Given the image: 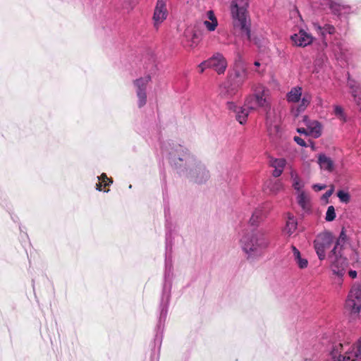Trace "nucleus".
<instances>
[{"instance_id": "26", "label": "nucleus", "mask_w": 361, "mask_h": 361, "mask_svg": "<svg viewBox=\"0 0 361 361\" xmlns=\"http://www.w3.org/2000/svg\"><path fill=\"white\" fill-rule=\"evenodd\" d=\"M347 240V235L346 233L344 228H343L341 231V233L339 235V237L338 238L337 240L336 241V244L334 247V248L330 252V257L332 258L334 257V255L336 254V252H337V248L339 245H341L345 243Z\"/></svg>"}, {"instance_id": "48", "label": "nucleus", "mask_w": 361, "mask_h": 361, "mask_svg": "<svg viewBox=\"0 0 361 361\" xmlns=\"http://www.w3.org/2000/svg\"><path fill=\"white\" fill-rule=\"evenodd\" d=\"M97 190H102V183H99L97 184Z\"/></svg>"}, {"instance_id": "35", "label": "nucleus", "mask_w": 361, "mask_h": 361, "mask_svg": "<svg viewBox=\"0 0 361 361\" xmlns=\"http://www.w3.org/2000/svg\"><path fill=\"white\" fill-rule=\"evenodd\" d=\"M280 130V128L278 125H271L269 126V131L271 135L277 136Z\"/></svg>"}, {"instance_id": "25", "label": "nucleus", "mask_w": 361, "mask_h": 361, "mask_svg": "<svg viewBox=\"0 0 361 361\" xmlns=\"http://www.w3.org/2000/svg\"><path fill=\"white\" fill-rule=\"evenodd\" d=\"M250 110H251L250 108H248L247 106L245 104L244 107H239L238 110L236 112V119L240 124H243L246 122L247 118L249 115Z\"/></svg>"}, {"instance_id": "22", "label": "nucleus", "mask_w": 361, "mask_h": 361, "mask_svg": "<svg viewBox=\"0 0 361 361\" xmlns=\"http://www.w3.org/2000/svg\"><path fill=\"white\" fill-rule=\"evenodd\" d=\"M310 101H311V96L308 94H304L301 99V102H300V105L296 109H295V108L292 109L291 112H292L293 115L295 117L298 116L299 114L301 111H303L307 107V106L310 103Z\"/></svg>"}, {"instance_id": "27", "label": "nucleus", "mask_w": 361, "mask_h": 361, "mask_svg": "<svg viewBox=\"0 0 361 361\" xmlns=\"http://www.w3.org/2000/svg\"><path fill=\"white\" fill-rule=\"evenodd\" d=\"M150 80L151 77L149 75H145L142 78L135 80L134 81V85L137 87V90H143L145 91L147 85Z\"/></svg>"}, {"instance_id": "44", "label": "nucleus", "mask_w": 361, "mask_h": 361, "mask_svg": "<svg viewBox=\"0 0 361 361\" xmlns=\"http://www.w3.org/2000/svg\"><path fill=\"white\" fill-rule=\"evenodd\" d=\"M297 132L300 133V134H304L305 135H309V133H307L308 132L307 128H297Z\"/></svg>"}, {"instance_id": "42", "label": "nucleus", "mask_w": 361, "mask_h": 361, "mask_svg": "<svg viewBox=\"0 0 361 361\" xmlns=\"http://www.w3.org/2000/svg\"><path fill=\"white\" fill-rule=\"evenodd\" d=\"M334 187L332 186V187L331 188V189H330V190H329L328 191H326V192L323 195V198H324V199H326V200H327L329 197H330L331 196V195H332V194H333V192H334Z\"/></svg>"}, {"instance_id": "37", "label": "nucleus", "mask_w": 361, "mask_h": 361, "mask_svg": "<svg viewBox=\"0 0 361 361\" xmlns=\"http://www.w3.org/2000/svg\"><path fill=\"white\" fill-rule=\"evenodd\" d=\"M226 105H227V108L228 110L233 111L235 113L237 112V111L238 110V108H239V107L236 106L235 104L233 102L228 101V100L226 103Z\"/></svg>"}, {"instance_id": "52", "label": "nucleus", "mask_w": 361, "mask_h": 361, "mask_svg": "<svg viewBox=\"0 0 361 361\" xmlns=\"http://www.w3.org/2000/svg\"><path fill=\"white\" fill-rule=\"evenodd\" d=\"M312 148L314 149V145L313 143H312Z\"/></svg>"}, {"instance_id": "51", "label": "nucleus", "mask_w": 361, "mask_h": 361, "mask_svg": "<svg viewBox=\"0 0 361 361\" xmlns=\"http://www.w3.org/2000/svg\"><path fill=\"white\" fill-rule=\"evenodd\" d=\"M255 71L256 72H257V73H260V72H261L259 70H258V69H257V68H256Z\"/></svg>"}, {"instance_id": "23", "label": "nucleus", "mask_w": 361, "mask_h": 361, "mask_svg": "<svg viewBox=\"0 0 361 361\" xmlns=\"http://www.w3.org/2000/svg\"><path fill=\"white\" fill-rule=\"evenodd\" d=\"M348 83V86L352 90L351 93L357 104L358 106H361V90L353 80H349Z\"/></svg>"}, {"instance_id": "28", "label": "nucleus", "mask_w": 361, "mask_h": 361, "mask_svg": "<svg viewBox=\"0 0 361 361\" xmlns=\"http://www.w3.org/2000/svg\"><path fill=\"white\" fill-rule=\"evenodd\" d=\"M137 96L138 98V106L142 107L147 102V95L143 90H137Z\"/></svg>"}, {"instance_id": "10", "label": "nucleus", "mask_w": 361, "mask_h": 361, "mask_svg": "<svg viewBox=\"0 0 361 361\" xmlns=\"http://www.w3.org/2000/svg\"><path fill=\"white\" fill-rule=\"evenodd\" d=\"M241 86L235 82L228 80L221 85L219 89V96L226 100H230L238 96Z\"/></svg>"}, {"instance_id": "15", "label": "nucleus", "mask_w": 361, "mask_h": 361, "mask_svg": "<svg viewBox=\"0 0 361 361\" xmlns=\"http://www.w3.org/2000/svg\"><path fill=\"white\" fill-rule=\"evenodd\" d=\"M313 37L303 30L291 36V40L297 47H306L313 41Z\"/></svg>"}, {"instance_id": "6", "label": "nucleus", "mask_w": 361, "mask_h": 361, "mask_svg": "<svg viewBox=\"0 0 361 361\" xmlns=\"http://www.w3.org/2000/svg\"><path fill=\"white\" fill-rule=\"evenodd\" d=\"M345 309L351 315L358 316L361 311V287L353 286L347 296Z\"/></svg>"}, {"instance_id": "50", "label": "nucleus", "mask_w": 361, "mask_h": 361, "mask_svg": "<svg viewBox=\"0 0 361 361\" xmlns=\"http://www.w3.org/2000/svg\"><path fill=\"white\" fill-rule=\"evenodd\" d=\"M318 100V104L322 105V99L320 97L317 98Z\"/></svg>"}, {"instance_id": "32", "label": "nucleus", "mask_w": 361, "mask_h": 361, "mask_svg": "<svg viewBox=\"0 0 361 361\" xmlns=\"http://www.w3.org/2000/svg\"><path fill=\"white\" fill-rule=\"evenodd\" d=\"M262 211L259 209H257L252 214L250 218V223L252 225L256 224L262 218Z\"/></svg>"}, {"instance_id": "43", "label": "nucleus", "mask_w": 361, "mask_h": 361, "mask_svg": "<svg viewBox=\"0 0 361 361\" xmlns=\"http://www.w3.org/2000/svg\"><path fill=\"white\" fill-rule=\"evenodd\" d=\"M101 178H102V183H104V185H107L109 184V183H111V181L109 180V179L107 178L106 175L104 173H103L101 176Z\"/></svg>"}, {"instance_id": "49", "label": "nucleus", "mask_w": 361, "mask_h": 361, "mask_svg": "<svg viewBox=\"0 0 361 361\" xmlns=\"http://www.w3.org/2000/svg\"><path fill=\"white\" fill-rule=\"evenodd\" d=\"M254 65L256 67H259L261 66V63L259 61H255Z\"/></svg>"}, {"instance_id": "46", "label": "nucleus", "mask_w": 361, "mask_h": 361, "mask_svg": "<svg viewBox=\"0 0 361 361\" xmlns=\"http://www.w3.org/2000/svg\"><path fill=\"white\" fill-rule=\"evenodd\" d=\"M348 274H349L350 277H351L352 279H355L357 277V271H356L350 270L348 272Z\"/></svg>"}, {"instance_id": "5", "label": "nucleus", "mask_w": 361, "mask_h": 361, "mask_svg": "<svg viewBox=\"0 0 361 361\" xmlns=\"http://www.w3.org/2000/svg\"><path fill=\"white\" fill-rule=\"evenodd\" d=\"M245 105L252 110L266 109L269 106V90L262 85H257L253 94L247 98Z\"/></svg>"}, {"instance_id": "11", "label": "nucleus", "mask_w": 361, "mask_h": 361, "mask_svg": "<svg viewBox=\"0 0 361 361\" xmlns=\"http://www.w3.org/2000/svg\"><path fill=\"white\" fill-rule=\"evenodd\" d=\"M237 57L234 66V77L231 80L242 87L247 78V70L239 53H237Z\"/></svg>"}, {"instance_id": "39", "label": "nucleus", "mask_w": 361, "mask_h": 361, "mask_svg": "<svg viewBox=\"0 0 361 361\" xmlns=\"http://www.w3.org/2000/svg\"><path fill=\"white\" fill-rule=\"evenodd\" d=\"M294 140H295V142L298 145H300L302 147H306L307 146L305 141L303 139H302L301 137H300L295 136L294 137Z\"/></svg>"}, {"instance_id": "31", "label": "nucleus", "mask_w": 361, "mask_h": 361, "mask_svg": "<svg viewBox=\"0 0 361 361\" xmlns=\"http://www.w3.org/2000/svg\"><path fill=\"white\" fill-rule=\"evenodd\" d=\"M286 164L284 159H275L271 161V166L274 169H283Z\"/></svg>"}, {"instance_id": "29", "label": "nucleus", "mask_w": 361, "mask_h": 361, "mask_svg": "<svg viewBox=\"0 0 361 361\" xmlns=\"http://www.w3.org/2000/svg\"><path fill=\"white\" fill-rule=\"evenodd\" d=\"M334 115L343 122L346 121V116L344 113L343 109L338 105H336L334 107Z\"/></svg>"}, {"instance_id": "53", "label": "nucleus", "mask_w": 361, "mask_h": 361, "mask_svg": "<svg viewBox=\"0 0 361 361\" xmlns=\"http://www.w3.org/2000/svg\"><path fill=\"white\" fill-rule=\"evenodd\" d=\"M360 111H361V106H360Z\"/></svg>"}, {"instance_id": "18", "label": "nucleus", "mask_w": 361, "mask_h": 361, "mask_svg": "<svg viewBox=\"0 0 361 361\" xmlns=\"http://www.w3.org/2000/svg\"><path fill=\"white\" fill-rule=\"evenodd\" d=\"M283 189V184L279 180H268L264 183L263 190L265 192L276 195Z\"/></svg>"}, {"instance_id": "7", "label": "nucleus", "mask_w": 361, "mask_h": 361, "mask_svg": "<svg viewBox=\"0 0 361 361\" xmlns=\"http://www.w3.org/2000/svg\"><path fill=\"white\" fill-rule=\"evenodd\" d=\"M334 240L332 233L329 231H324L316 236L313 242L314 248L320 260L326 258V250L331 247Z\"/></svg>"}, {"instance_id": "38", "label": "nucleus", "mask_w": 361, "mask_h": 361, "mask_svg": "<svg viewBox=\"0 0 361 361\" xmlns=\"http://www.w3.org/2000/svg\"><path fill=\"white\" fill-rule=\"evenodd\" d=\"M200 72L202 73L206 68H209L208 60L203 61L201 63L199 66Z\"/></svg>"}, {"instance_id": "30", "label": "nucleus", "mask_w": 361, "mask_h": 361, "mask_svg": "<svg viewBox=\"0 0 361 361\" xmlns=\"http://www.w3.org/2000/svg\"><path fill=\"white\" fill-rule=\"evenodd\" d=\"M336 212L334 206H329L327 209L325 220L326 221H332L336 219Z\"/></svg>"}, {"instance_id": "17", "label": "nucleus", "mask_w": 361, "mask_h": 361, "mask_svg": "<svg viewBox=\"0 0 361 361\" xmlns=\"http://www.w3.org/2000/svg\"><path fill=\"white\" fill-rule=\"evenodd\" d=\"M298 228V222L295 216L291 214H287L286 222L283 228V234L286 236L290 237L296 231Z\"/></svg>"}, {"instance_id": "13", "label": "nucleus", "mask_w": 361, "mask_h": 361, "mask_svg": "<svg viewBox=\"0 0 361 361\" xmlns=\"http://www.w3.org/2000/svg\"><path fill=\"white\" fill-rule=\"evenodd\" d=\"M302 122L307 128L309 136L318 138L322 135L323 126L318 121L310 120L307 116H304Z\"/></svg>"}, {"instance_id": "33", "label": "nucleus", "mask_w": 361, "mask_h": 361, "mask_svg": "<svg viewBox=\"0 0 361 361\" xmlns=\"http://www.w3.org/2000/svg\"><path fill=\"white\" fill-rule=\"evenodd\" d=\"M337 196L342 202L348 203L350 201L349 193L343 190H339L337 193Z\"/></svg>"}, {"instance_id": "19", "label": "nucleus", "mask_w": 361, "mask_h": 361, "mask_svg": "<svg viewBox=\"0 0 361 361\" xmlns=\"http://www.w3.org/2000/svg\"><path fill=\"white\" fill-rule=\"evenodd\" d=\"M289 169L290 178L292 183V187L295 190V192H299V191H304L303 188L305 187V183L299 176L298 171L292 166H290Z\"/></svg>"}, {"instance_id": "4", "label": "nucleus", "mask_w": 361, "mask_h": 361, "mask_svg": "<svg viewBox=\"0 0 361 361\" xmlns=\"http://www.w3.org/2000/svg\"><path fill=\"white\" fill-rule=\"evenodd\" d=\"M332 361H361V343L357 341L352 345L335 344L331 351Z\"/></svg>"}, {"instance_id": "36", "label": "nucleus", "mask_w": 361, "mask_h": 361, "mask_svg": "<svg viewBox=\"0 0 361 361\" xmlns=\"http://www.w3.org/2000/svg\"><path fill=\"white\" fill-rule=\"evenodd\" d=\"M334 32H335V27L333 25H326L323 27L322 35H324L325 33L331 35V34H334Z\"/></svg>"}, {"instance_id": "45", "label": "nucleus", "mask_w": 361, "mask_h": 361, "mask_svg": "<svg viewBox=\"0 0 361 361\" xmlns=\"http://www.w3.org/2000/svg\"><path fill=\"white\" fill-rule=\"evenodd\" d=\"M283 169H274L273 171V176L274 177H279L283 173Z\"/></svg>"}, {"instance_id": "16", "label": "nucleus", "mask_w": 361, "mask_h": 361, "mask_svg": "<svg viewBox=\"0 0 361 361\" xmlns=\"http://www.w3.org/2000/svg\"><path fill=\"white\" fill-rule=\"evenodd\" d=\"M295 198L298 204L305 212H308L311 209V198L310 195L304 191L295 192Z\"/></svg>"}, {"instance_id": "47", "label": "nucleus", "mask_w": 361, "mask_h": 361, "mask_svg": "<svg viewBox=\"0 0 361 361\" xmlns=\"http://www.w3.org/2000/svg\"><path fill=\"white\" fill-rule=\"evenodd\" d=\"M313 25H314V28H316L317 30H323V28L320 25H317V23H314Z\"/></svg>"}, {"instance_id": "8", "label": "nucleus", "mask_w": 361, "mask_h": 361, "mask_svg": "<svg viewBox=\"0 0 361 361\" xmlns=\"http://www.w3.org/2000/svg\"><path fill=\"white\" fill-rule=\"evenodd\" d=\"M329 257L331 260V270L332 274L337 278V283L339 285L342 284L343 277L345 273L348 262L346 258L342 257L339 253L336 252L332 258Z\"/></svg>"}, {"instance_id": "3", "label": "nucleus", "mask_w": 361, "mask_h": 361, "mask_svg": "<svg viewBox=\"0 0 361 361\" xmlns=\"http://www.w3.org/2000/svg\"><path fill=\"white\" fill-rule=\"evenodd\" d=\"M249 0H231L230 11L233 27L250 38V23L247 8Z\"/></svg>"}, {"instance_id": "24", "label": "nucleus", "mask_w": 361, "mask_h": 361, "mask_svg": "<svg viewBox=\"0 0 361 361\" xmlns=\"http://www.w3.org/2000/svg\"><path fill=\"white\" fill-rule=\"evenodd\" d=\"M302 97V88L295 87L287 94V99L289 102H298Z\"/></svg>"}, {"instance_id": "9", "label": "nucleus", "mask_w": 361, "mask_h": 361, "mask_svg": "<svg viewBox=\"0 0 361 361\" xmlns=\"http://www.w3.org/2000/svg\"><path fill=\"white\" fill-rule=\"evenodd\" d=\"M200 41L199 35L193 27H187L181 38V44L187 50H193Z\"/></svg>"}, {"instance_id": "40", "label": "nucleus", "mask_w": 361, "mask_h": 361, "mask_svg": "<svg viewBox=\"0 0 361 361\" xmlns=\"http://www.w3.org/2000/svg\"><path fill=\"white\" fill-rule=\"evenodd\" d=\"M206 15H207V18L209 20V21L213 22V21L217 20L213 11H211V10L208 11L207 12Z\"/></svg>"}, {"instance_id": "2", "label": "nucleus", "mask_w": 361, "mask_h": 361, "mask_svg": "<svg viewBox=\"0 0 361 361\" xmlns=\"http://www.w3.org/2000/svg\"><path fill=\"white\" fill-rule=\"evenodd\" d=\"M240 245L247 259L252 260L262 256L269 246V240L263 231L255 230L242 237Z\"/></svg>"}, {"instance_id": "34", "label": "nucleus", "mask_w": 361, "mask_h": 361, "mask_svg": "<svg viewBox=\"0 0 361 361\" xmlns=\"http://www.w3.org/2000/svg\"><path fill=\"white\" fill-rule=\"evenodd\" d=\"M204 25H205V27H207V29L209 31H214L218 25V22H217V20H215L213 22H211L209 20H204Z\"/></svg>"}, {"instance_id": "21", "label": "nucleus", "mask_w": 361, "mask_h": 361, "mask_svg": "<svg viewBox=\"0 0 361 361\" xmlns=\"http://www.w3.org/2000/svg\"><path fill=\"white\" fill-rule=\"evenodd\" d=\"M293 259L300 269H305L308 265V261L302 257L300 252L295 247L292 246Z\"/></svg>"}, {"instance_id": "12", "label": "nucleus", "mask_w": 361, "mask_h": 361, "mask_svg": "<svg viewBox=\"0 0 361 361\" xmlns=\"http://www.w3.org/2000/svg\"><path fill=\"white\" fill-rule=\"evenodd\" d=\"M166 0H157L153 14L154 26L158 29L159 25L166 19L168 11Z\"/></svg>"}, {"instance_id": "1", "label": "nucleus", "mask_w": 361, "mask_h": 361, "mask_svg": "<svg viewBox=\"0 0 361 361\" xmlns=\"http://www.w3.org/2000/svg\"><path fill=\"white\" fill-rule=\"evenodd\" d=\"M170 154L173 164L177 167H184L187 174L194 181L202 183L209 178V173L204 166L197 163L195 157L182 145L176 146Z\"/></svg>"}, {"instance_id": "14", "label": "nucleus", "mask_w": 361, "mask_h": 361, "mask_svg": "<svg viewBox=\"0 0 361 361\" xmlns=\"http://www.w3.org/2000/svg\"><path fill=\"white\" fill-rule=\"evenodd\" d=\"M209 66L219 74L224 73L227 67V62L224 56L216 53L208 59Z\"/></svg>"}, {"instance_id": "41", "label": "nucleus", "mask_w": 361, "mask_h": 361, "mask_svg": "<svg viewBox=\"0 0 361 361\" xmlns=\"http://www.w3.org/2000/svg\"><path fill=\"white\" fill-rule=\"evenodd\" d=\"M326 185H320V184H314L312 185V188L315 190V191H320L322 190H324L326 188Z\"/></svg>"}, {"instance_id": "20", "label": "nucleus", "mask_w": 361, "mask_h": 361, "mask_svg": "<svg viewBox=\"0 0 361 361\" xmlns=\"http://www.w3.org/2000/svg\"><path fill=\"white\" fill-rule=\"evenodd\" d=\"M318 164L323 170L331 172L334 170V164L332 159L325 154H319L318 157Z\"/></svg>"}]
</instances>
